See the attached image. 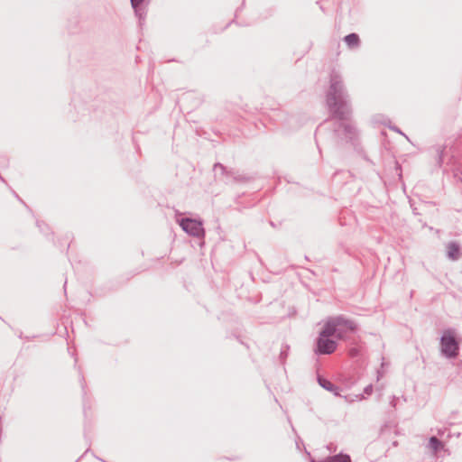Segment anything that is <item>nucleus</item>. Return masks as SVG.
I'll list each match as a JSON object with an SVG mask.
<instances>
[{
    "mask_svg": "<svg viewBox=\"0 0 462 462\" xmlns=\"http://www.w3.org/2000/svg\"><path fill=\"white\" fill-rule=\"evenodd\" d=\"M326 101L331 116L339 121L334 130L337 136L353 140L356 135V130L348 123L352 112L348 95L345 90L341 76L335 71L330 75V86Z\"/></svg>",
    "mask_w": 462,
    "mask_h": 462,
    "instance_id": "f257e3e1",
    "label": "nucleus"
},
{
    "mask_svg": "<svg viewBox=\"0 0 462 462\" xmlns=\"http://www.w3.org/2000/svg\"><path fill=\"white\" fill-rule=\"evenodd\" d=\"M330 325V330H335V335L337 339H345L349 332L356 330V324L346 319L344 316L339 315L337 317L329 318L325 323L326 327Z\"/></svg>",
    "mask_w": 462,
    "mask_h": 462,
    "instance_id": "f03ea898",
    "label": "nucleus"
},
{
    "mask_svg": "<svg viewBox=\"0 0 462 462\" xmlns=\"http://www.w3.org/2000/svg\"><path fill=\"white\" fill-rule=\"evenodd\" d=\"M334 335L335 330H330V325L328 327L324 325V328L320 331L317 339V348L315 350L316 353L319 355L332 354L337 348L336 341L330 338V337Z\"/></svg>",
    "mask_w": 462,
    "mask_h": 462,
    "instance_id": "7ed1b4c3",
    "label": "nucleus"
},
{
    "mask_svg": "<svg viewBox=\"0 0 462 462\" xmlns=\"http://www.w3.org/2000/svg\"><path fill=\"white\" fill-rule=\"evenodd\" d=\"M441 351L448 358H454L458 355V344L450 330L444 332L440 338Z\"/></svg>",
    "mask_w": 462,
    "mask_h": 462,
    "instance_id": "20e7f679",
    "label": "nucleus"
},
{
    "mask_svg": "<svg viewBox=\"0 0 462 462\" xmlns=\"http://www.w3.org/2000/svg\"><path fill=\"white\" fill-rule=\"evenodd\" d=\"M179 224L181 226L182 230L185 231L189 236L199 238L203 237L205 235V230L202 226L201 221L187 217L179 220Z\"/></svg>",
    "mask_w": 462,
    "mask_h": 462,
    "instance_id": "39448f33",
    "label": "nucleus"
},
{
    "mask_svg": "<svg viewBox=\"0 0 462 462\" xmlns=\"http://www.w3.org/2000/svg\"><path fill=\"white\" fill-rule=\"evenodd\" d=\"M318 383L322 388L332 393L335 396H340L339 387L335 385L332 382H330L328 379H325L321 376H319Z\"/></svg>",
    "mask_w": 462,
    "mask_h": 462,
    "instance_id": "423d86ee",
    "label": "nucleus"
},
{
    "mask_svg": "<svg viewBox=\"0 0 462 462\" xmlns=\"http://www.w3.org/2000/svg\"><path fill=\"white\" fill-rule=\"evenodd\" d=\"M447 253L449 259L457 260L460 254L459 245L456 242H450L447 246Z\"/></svg>",
    "mask_w": 462,
    "mask_h": 462,
    "instance_id": "0eeeda50",
    "label": "nucleus"
},
{
    "mask_svg": "<svg viewBox=\"0 0 462 462\" xmlns=\"http://www.w3.org/2000/svg\"><path fill=\"white\" fill-rule=\"evenodd\" d=\"M344 40L350 48L357 47L359 44V37L356 33H350L346 35Z\"/></svg>",
    "mask_w": 462,
    "mask_h": 462,
    "instance_id": "6e6552de",
    "label": "nucleus"
},
{
    "mask_svg": "<svg viewBox=\"0 0 462 462\" xmlns=\"http://www.w3.org/2000/svg\"><path fill=\"white\" fill-rule=\"evenodd\" d=\"M321 462H351V459L348 455L339 454L333 457H328Z\"/></svg>",
    "mask_w": 462,
    "mask_h": 462,
    "instance_id": "1a4fd4ad",
    "label": "nucleus"
},
{
    "mask_svg": "<svg viewBox=\"0 0 462 462\" xmlns=\"http://www.w3.org/2000/svg\"><path fill=\"white\" fill-rule=\"evenodd\" d=\"M429 447L433 450L434 453L443 447V444L437 437H430L429 439Z\"/></svg>",
    "mask_w": 462,
    "mask_h": 462,
    "instance_id": "9d476101",
    "label": "nucleus"
},
{
    "mask_svg": "<svg viewBox=\"0 0 462 462\" xmlns=\"http://www.w3.org/2000/svg\"><path fill=\"white\" fill-rule=\"evenodd\" d=\"M214 171L216 172V174L220 171L221 174H225L226 172V169L224 165H222L221 163H216L214 165Z\"/></svg>",
    "mask_w": 462,
    "mask_h": 462,
    "instance_id": "9b49d317",
    "label": "nucleus"
},
{
    "mask_svg": "<svg viewBox=\"0 0 462 462\" xmlns=\"http://www.w3.org/2000/svg\"><path fill=\"white\" fill-rule=\"evenodd\" d=\"M143 2V0H131L132 6L134 9L135 14H138V15H139V11H138L137 7Z\"/></svg>",
    "mask_w": 462,
    "mask_h": 462,
    "instance_id": "f8f14e48",
    "label": "nucleus"
},
{
    "mask_svg": "<svg viewBox=\"0 0 462 462\" xmlns=\"http://www.w3.org/2000/svg\"><path fill=\"white\" fill-rule=\"evenodd\" d=\"M364 393L367 395H370L372 393H373V385L372 384H368L365 389H364Z\"/></svg>",
    "mask_w": 462,
    "mask_h": 462,
    "instance_id": "ddd939ff",
    "label": "nucleus"
},
{
    "mask_svg": "<svg viewBox=\"0 0 462 462\" xmlns=\"http://www.w3.org/2000/svg\"><path fill=\"white\" fill-rule=\"evenodd\" d=\"M383 376V373L378 371L377 372V380H380V378Z\"/></svg>",
    "mask_w": 462,
    "mask_h": 462,
    "instance_id": "4468645a",
    "label": "nucleus"
},
{
    "mask_svg": "<svg viewBox=\"0 0 462 462\" xmlns=\"http://www.w3.org/2000/svg\"><path fill=\"white\" fill-rule=\"evenodd\" d=\"M356 354H357L356 349H352V350H351V355H352V356H356Z\"/></svg>",
    "mask_w": 462,
    "mask_h": 462,
    "instance_id": "2eb2a0df",
    "label": "nucleus"
},
{
    "mask_svg": "<svg viewBox=\"0 0 462 462\" xmlns=\"http://www.w3.org/2000/svg\"><path fill=\"white\" fill-rule=\"evenodd\" d=\"M438 434L441 436V435L443 434V430H438Z\"/></svg>",
    "mask_w": 462,
    "mask_h": 462,
    "instance_id": "dca6fc26",
    "label": "nucleus"
}]
</instances>
